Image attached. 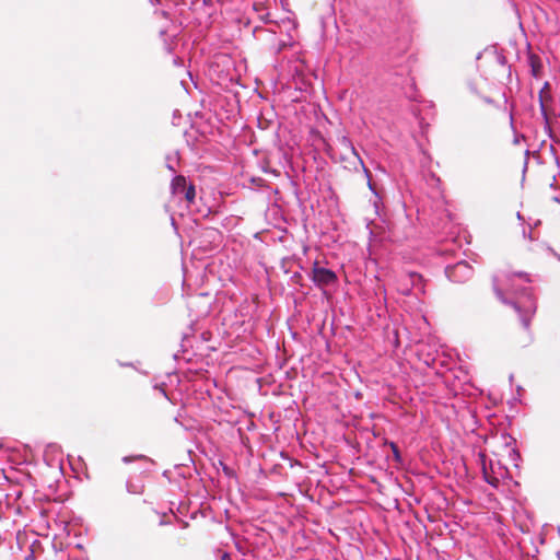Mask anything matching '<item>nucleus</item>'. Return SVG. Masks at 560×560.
Returning a JSON list of instances; mask_svg holds the SVG:
<instances>
[{
    "instance_id": "nucleus-8",
    "label": "nucleus",
    "mask_w": 560,
    "mask_h": 560,
    "mask_svg": "<svg viewBox=\"0 0 560 560\" xmlns=\"http://www.w3.org/2000/svg\"><path fill=\"white\" fill-rule=\"evenodd\" d=\"M482 472H483V478L485 480L491 485L492 487L497 488L500 483V480L495 477H492L490 476V474L488 472L487 468H486V465L485 463L482 464Z\"/></svg>"
},
{
    "instance_id": "nucleus-9",
    "label": "nucleus",
    "mask_w": 560,
    "mask_h": 560,
    "mask_svg": "<svg viewBox=\"0 0 560 560\" xmlns=\"http://www.w3.org/2000/svg\"><path fill=\"white\" fill-rule=\"evenodd\" d=\"M149 458L145 455H138L133 457L126 456L122 458L125 463H129L131 460H148Z\"/></svg>"
},
{
    "instance_id": "nucleus-4",
    "label": "nucleus",
    "mask_w": 560,
    "mask_h": 560,
    "mask_svg": "<svg viewBox=\"0 0 560 560\" xmlns=\"http://www.w3.org/2000/svg\"><path fill=\"white\" fill-rule=\"evenodd\" d=\"M187 186L188 185H187L186 178L184 176H182V175L176 176L172 180V191L176 196H180L185 191Z\"/></svg>"
},
{
    "instance_id": "nucleus-12",
    "label": "nucleus",
    "mask_w": 560,
    "mask_h": 560,
    "mask_svg": "<svg viewBox=\"0 0 560 560\" xmlns=\"http://www.w3.org/2000/svg\"><path fill=\"white\" fill-rule=\"evenodd\" d=\"M547 107L545 106H541V109H542V114L546 116L547 115V110H546Z\"/></svg>"
},
{
    "instance_id": "nucleus-11",
    "label": "nucleus",
    "mask_w": 560,
    "mask_h": 560,
    "mask_svg": "<svg viewBox=\"0 0 560 560\" xmlns=\"http://www.w3.org/2000/svg\"><path fill=\"white\" fill-rule=\"evenodd\" d=\"M392 448H393V453H394V456L396 459H399V451H398V447L396 446V444L392 443Z\"/></svg>"
},
{
    "instance_id": "nucleus-3",
    "label": "nucleus",
    "mask_w": 560,
    "mask_h": 560,
    "mask_svg": "<svg viewBox=\"0 0 560 560\" xmlns=\"http://www.w3.org/2000/svg\"><path fill=\"white\" fill-rule=\"evenodd\" d=\"M313 280L318 285H329L336 282L337 277L334 271L323 267H315L313 269Z\"/></svg>"
},
{
    "instance_id": "nucleus-6",
    "label": "nucleus",
    "mask_w": 560,
    "mask_h": 560,
    "mask_svg": "<svg viewBox=\"0 0 560 560\" xmlns=\"http://www.w3.org/2000/svg\"><path fill=\"white\" fill-rule=\"evenodd\" d=\"M188 203H192L196 197L195 186L189 184L185 191L182 194Z\"/></svg>"
},
{
    "instance_id": "nucleus-5",
    "label": "nucleus",
    "mask_w": 560,
    "mask_h": 560,
    "mask_svg": "<svg viewBox=\"0 0 560 560\" xmlns=\"http://www.w3.org/2000/svg\"><path fill=\"white\" fill-rule=\"evenodd\" d=\"M528 65L530 67L532 74L534 77H539L540 71L542 69L541 59L535 54H529L528 55Z\"/></svg>"
},
{
    "instance_id": "nucleus-13",
    "label": "nucleus",
    "mask_w": 560,
    "mask_h": 560,
    "mask_svg": "<svg viewBox=\"0 0 560 560\" xmlns=\"http://www.w3.org/2000/svg\"><path fill=\"white\" fill-rule=\"evenodd\" d=\"M203 2H205V3H210V2H211V0H203Z\"/></svg>"
},
{
    "instance_id": "nucleus-10",
    "label": "nucleus",
    "mask_w": 560,
    "mask_h": 560,
    "mask_svg": "<svg viewBox=\"0 0 560 560\" xmlns=\"http://www.w3.org/2000/svg\"><path fill=\"white\" fill-rule=\"evenodd\" d=\"M548 88V83L545 84L544 89L540 90V93H539V103H540V106H544L545 105V102H547V100L545 98V91L546 89Z\"/></svg>"
},
{
    "instance_id": "nucleus-2",
    "label": "nucleus",
    "mask_w": 560,
    "mask_h": 560,
    "mask_svg": "<svg viewBox=\"0 0 560 560\" xmlns=\"http://www.w3.org/2000/svg\"><path fill=\"white\" fill-rule=\"evenodd\" d=\"M445 272L452 282L458 284L467 283L474 278V269L466 261H458L454 266L447 267Z\"/></svg>"
},
{
    "instance_id": "nucleus-7",
    "label": "nucleus",
    "mask_w": 560,
    "mask_h": 560,
    "mask_svg": "<svg viewBox=\"0 0 560 560\" xmlns=\"http://www.w3.org/2000/svg\"><path fill=\"white\" fill-rule=\"evenodd\" d=\"M351 154H352V164L355 167L360 166L363 170V172L366 174V176L369 177L370 176L369 170L364 166L363 162L361 161L360 156L355 153L353 148L351 149Z\"/></svg>"
},
{
    "instance_id": "nucleus-1",
    "label": "nucleus",
    "mask_w": 560,
    "mask_h": 560,
    "mask_svg": "<svg viewBox=\"0 0 560 560\" xmlns=\"http://www.w3.org/2000/svg\"><path fill=\"white\" fill-rule=\"evenodd\" d=\"M530 281L527 272L513 271L510 268H500L492 277V290L497 299L516 312L525 330H529L538 308L533 289L524 285Z\"/></svg>"
}]
</instances>
